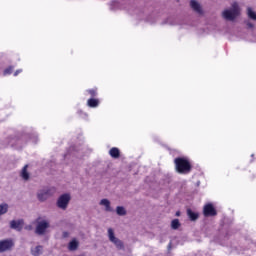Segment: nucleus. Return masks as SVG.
I'll list each match as a JSON object with an SVG mask.
<instances>
[{
    "label": "nucleus",
    "mask_w": 256,
    "mask_h": 256,
    "mask_svg": "<svg viewBox=\"0 0 256 256\" xmlns=\"http://www.w3.org/2000/svg\"><path fill=\"white\" fill-rule=\"evenodd\" d=\"M71 201V194L66 193L59 196L56 205L58 209H62V211H65L67 207H69V202Z\"/></svg>",
    "instance_id": "obj_5"
},
{
    "label": "nucleus",
    "mask_w": 256,
    "mask_h": 256,
    "mask_svg": "<svg viewBox=\"0 0 256 256\" xmlns=\"http://www.w3.org/2000/svg\"><path fill=\"white\" fill-rule=\"evenodd\" d=\"M108 239L110 243H113L115 245L116 249L119 251H123L125 249V244H123V241L121 239L117 238L115 236V231L113 228H108Z\"/></svg>",
    "instance_id": "obj_4"
},
{
    "label": "nucleus",
    "mask_w": 256,
    "mask_h": 256,
    "mask_svg": "<svg viewBox=\"0 0 256 256\" xmlns=\"http://www.w3.org/2000/svg\"><path fill=\"white\" fill-rule=\"evenodd\" d=\"M13 247H15L13 239L0 240V253H7V251H11Z\"/></svg>",
    "instance_id": "obj_6"
},
{
    "label": "nucleus",
    "mask_w": 256,
    "mask_h": 256,
    "mask_svg": "<svg viewBox=\"0 0 256 256\" xmlns=\"http://www.w3.org/2000/svg\"><path fill=\"white\" fill-rule=\"evenodd\" d=\"M43 254V246L38 245L34 248H31V255L33 256H39Z\"/></svg>",
    "instance_id": "obj_14"
},
{
    "label": "nucleus",
    "mask_w": 256,
    "mask_h": 256,
    "mask_svg": "<svg viewBox=\"0 0 256 256\" xmlns=\"http://www.w3.org/2000/svg\"><path fill=\"white\" fill-rule=\"evenodd\" d=\"M181 216V212L180 211H177L176 212V217H180Z\"/></svg>",
    "instance_id": "obj_27"
},
{
    "label": "nucleus",
    "mask_w": 256,
    "mask_h": 256,
    "mask_svg": "<svg viewBox=\"0 0 256 256\" xmlns=\"http://www.w3.org/2000/svg\"><path fill=\"white\" fill-rule=\"evenodd\" d=\"M49 227H51V222L48 219H45L43 217H38L36 219V228H35L36 235H40V236L45 235Z\"/></svg>",
    "instance_id": "obj_3"
},
{
    "label": "nucleus",
    "mask_w": 256,
    "mask_h": 256,
    "mask_svg": "<svg viewBox=\"0 0 256 256\" xmlns=\"http://www.w3.org/2000/svg\"><path fill=\"white\" fill-rule=\"evenodd\" d=\"M22 72H23L22 69L16 70L14 73V77H17V75H19V73H22Z\"/></svg>",
    "instance_id": "obj_26"
},
{
    "label": "nucleus",
    "mask_w": 256,
    "mask_h": 256,
    "mask_svg": "<svg viewBox=\"0 0 256 256\" xmlns=\"http://www.w3.org/2000/svg\"><path fill=\"white\" fill-rule=\"evenodd\" d=\"M87 105L88 107H92V108L99 107V100L95 98H90L87 101Z\"/></svg>",
    "instance_id": "obj_16"
},
{
    "label": "nucleus",
    "mask_w": 256,
    "mask_h": 256,
    "mask_svg": "<svg viewBox=\"0 0 256 256\" xmlns=\"http://www.w3.org/2000/svg\"><path fill=\"white\" fill-rule=\"evenodd\" d=\"M204 217H215L217 215V210L213 204H206L203 209Z\"/></svg>",
    "instance_id": "obj_7"
},
{
    "label": "nucleus",
    "mask_w": 256,
    "mask_h": 256,
    "mask_svg": "<svg viewBox=\"0 0 256 256\" xmlns=\"http://www.w3.org/2000/svg\"><path fill=\"white\" fill-rule=\"evenodd\" d=\"M12 73H13V66H10L4 70V75H11Z\"/></svg>",
    "instance_id": "obj_23"
},
{
    "label": "nucleus",
    "mask_w": 256,
    "mask_h": 256,
    "mask_svg": "<svg viewBox=\"0 0 256 256\" xmlns=\"http://www.w3.org/2000/svg\"><path fill=\"white\" fill-rule=\"evenodd\" d=\"M116 213H117V215H119L120 217H123V216L127 215V210H125V207H123V206H118V207L116 208Z\"/></svg>",
    "instance_id": "obj_18"
},
{
    "label": "nucleus",
    "mask_w": 256,
    "mask_h": 256,
    "mask_svg": "<svg viewBox=\"0 0 256 256\" xmlns=\"http://www.w3.org/2000/svg\"><path fill=\"white\" fill-rule=\"evenodd\" d=\"M99 205L105 207V211H107L108 213H111L113 211V208H111V201H109V199L107 198L102 199L99 202Z\"/></svg>",
    "instance_id": "obj_11"
},
{
    "label": "nucleus",
    "mask_w": 256,
    "mask_h": 256,
    "mask_svg": "<svg viewBox=\"0 0 256 256\" xmlns=\"http://www.w3.org/2000/svg\"><path fill=\"white\" fill-rule=\"evenodd\" d=\"M10 229H15L16 231H22L23 220H12L10 222Z\"/></svg>",
    "instance_id": "obj_10"
},
{
    "label": "nucleus",
    "mask_w": 256,
    "mask_h": 256,
    "mask_svg": "<svg viewBox=\"0 0 256 256\" xmlns=\"http://www.w3.org/2000/svg\"><path fill=\"white\" fill-rule=\"evenodd\" d=\"M63 237H69V233L64 232V233H63Z\"/></svg>",
    "instance_id": "obj_28"
},
{
    "label": "nucleus",
    "mask_w": 256,
    "mask_h": 256,
    "mask_svg": "<svg viewBox=\"0 0 256 256\" xmlns=\"http://www.w3.org/2000/svg\"><path fill=\"white\" fill-rule=\"evenodd\" d=\"M190 7L198 15H203V7L201 6V3H199L197 0H191Z\"/></svg>",
    "instance_id": "obj_8"
},
{
    "label": "nucleus",
    "mask_w": 256,
    "mask_h": 256,
    "mask_svg": "<svg viewBox=\"0 0 256 256\" xmlns=\"http://www.w3.org/2000/svg\"><path fill=\"white\" fill-rule=\"evenodd\" d=\"M247 15L249 17V19H252L253 21H256V12L253 11L252 8H247Z\"/></svg>",
    "instance_id": "obj_19"
},
{
    "label": "nucleus",
    "mask_w": 256,
    "mask_h": 256,
    "mask_svg": "<svg viewBox=\"0 0 256 256\" xmlns=\"http://www.w3.org/2000/svg\"><path fill=\"white\" fill-rule=\"evenodd\" d=\"M88 92L91 95V97H95L97 95V90H95V89H91Z\"/></svg>",
    "instance_id": "obj_24"
},
{
    "label": "nucleus",
    "mask_w": 256,
    "mask_h": 256,
    "mask_svg": "<svg viewBox=\"0 0 256 256\" xmlns=\"http://www.w3.org/2000/svg\"><path fill=\"white\" fill-rule=\"evenodd\" d=\"M111 11H115V9H119V2L118 1H112L110 4Z\"/></svg>",
    "instance_id": "obj_22"
},
{
    "label": "nucleus",
    "mask_w": 256,
    "mask_h": 256,
    "mask_svg": "<svg viewBox=\"0 0 256 256\" xmlns=\"http://www.w3.org/2000/svg\"><path fill=\"white\" fill-rule=\"evenodd\" d=\"M174 165L177 173L180 175H189L191 173V162L187 158L178 157L174 159Z\"/></svg>",
    "instance_id": "obj_1"
},
{
    "label": "nucleus",
    "mask_w": 256,
    "mask_h": 256,
    "mask_svg": "<svg viewBox=\"0 0 256 256\" xmlns=\"http://www.w3.org/2000/svg\"><path fill=\"white\" fill-rule=\"evenodd\" d=\"M48 197H51V194L49 193V190H40L37 193V199L40 200L42 203L44 201H47Z\"/></svg>",
    "instance_id": "obj_9"
},
{
    "label": "nucleus",
    "mask_w": 256,
    "mask_h": 256,
    "mask_svg": "<svg viewBox=\"0 0 256 256\" xmlns=\"http://www.w3.org/2000/svg\"><path fill=\"white\" fill-rule=\"evenodd\" d=\"M247 25V29H253V27H255V25H253V23L251 22H246Z\"/></svg>",
    "instance_id": "obj_25"
},
{
    "label": "nucleus",
    "mask_w": 256,
    "mask_h": 256,
    "mask_svg": "<svg viewBox=\"0 0 256 256\" xmlns=\"http://www.w3.org/2000/svg\"><path fill=\"white\" fill-rule=\"evenodd\" d=\"M187 215L190 221H197L199 219V213L193 212L191 209H187Z\"/></svg>",
    "instance_id": "obj_15"
},
{
    "label": "nucleus",
    "mask_w": 256,
    "mask_h": 256,
    "mask_svg": "<svg viewBox=\"0 0 256 256\" xmlns=\"http://www.w3.org/2000/svg\"><path fill=\"white\" fill-rule=\"evenodd\" d=\"M68 249L69 251H77V249H79V241H77V239L70 241L68 244Z\"/></svg>",
    "instance_id": "obj_13"
},
{
    "label": "nucleus",
    "mask_w": 256,
    "mask_h": 256,
    "mask_svg": "<svg viewBox=\"0 0 256 256\" xmlns=\"http://www.w3.org/2000/svg\"><path fill=\"white\" fill-rule=\"evenodd\" d=\"M109 155L110 157H112V159H119V157H121V151L119 150V148L113 147L110 149Z\"/></svg>",
    "instance_id": "obj_12"
},
{
    "label": "nucleus",
    "mask_w": 256,
    "mask_h": 256,
    "mask_svg": "<svg viewBox=\"0 0 256 256\" xmlns=\"http://www.w3.org/2000/svg\"><path fill=\"white\" fill-rule=\"evenodd\" d=\"M179 227H181V223L179 222V219H174L171 222V228L174 230L179 229Z\"/></svg>",
    "instance_id": "obj_20"
},
{
    "label": "nucleus",
    "mask_w": 256,
    "mask_h": 256,
    "mask_svg": "<svg viewBox=\"0 0 256 256\" xmlns=\"http://www.w3.org/2000/svg\"><path fill=\"white\" fill-rule=\"evenodd\" d=\"M9 209V205L7 204H1L0 205V215H5Z\"/></svg>",
    "instance_id": "obj_21"
},
{
    "label": "nucleus",
    "mask_w": 256,
    "mask_h": 256,
    "mask_svg": "<svg viewBox=\"0 0 256 256\" xmlns=\"http://www.w3.org/2000/svg\"><path fill=\"white\" fill-rule=\"evenodd\" d=\"M28 229H31V226H29Z\"/></svg>",
    "instance_id": "obj_29"
},
{
    "label": "nucleus",
    "mask_w": 256,
    "mask_h": 256,
    "mask_svg": "<svg viewBox=\"0 0 256 256\" xmlns=\"http://www.w3.org/2000/svg\"><path fill=\"white\" fill-rule=\"evenodd\" d=\"M28 167L29 165H25L21 172V177L22 179H24V181H29V172H27Z\"/></svg>",
    "instance_id": "obj_17"
},
{
    "label": "nucleus",
    "mask_w": 256,
    "mask_h": 256,
    "mask_svg": "<svg viewBox=\"0 0 256 256\" xmlns=\"http://www.w3.org/2000/svg\"><path fill=\"white\" fill-rule=\"evenodd\" d=\"M240 11L239 4L234 2L230 9H226L222 12V17L226 21H235V18L239 17Z\"/></svg>",
    "instance_id": "obj_2"
}]
</instances>
